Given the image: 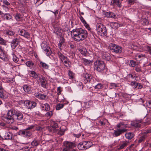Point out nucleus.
<instances>
[{"instance_id":"f257e3e1","label":"nucleus","mask_w":151,"mask_h":151,"mask_svg":"<svg viewBox=\"0 0 151 151\" xmlns=\"http://www.w3.org/2000/svg\"><path fill=\"white\" fill-rule=\"evenodd\" d=\"M71 35H73V38L77 42H80L85 39L88 35L87 31L81 28L76 29L71 32Z\"/></svg>"},{"instance_id":"f03ea898","label":"nucleus","mask_w":151,"mask_h":151,"mask_svg":"<svg viewBox=\"0 0 151 151\" xmlns=\"http://www.w3.org/2000/svg\"><path fill=\"white\" fill-rule=\"evenodd\" d=\"M117 130L115 131L114 132V134L116 137L127 131V129L125 128L126 126L122 123H120L117 124Z\"/></svg>"},{"instance_id":"7ed1b4c3","label":"nucleus","mask_w":151,"mask_h":151,"mask_svg":"<svg viewBox=\"0 0 151 151\" xmlns=\"http://www.w3.org/2000/svg\"><path fill=\"white\" fill-rule=\"evenodd\" d=\"M105 68V65L103 61L98 60L94 63V69L98 71L101 72Z\"/></svg>"},{"instance_id":"20e7f679","label":"nucleus","mask_w":151,"mask_h":151,"mask_svg":"<svg viewBox=\"0 0 151 151\" xmlns=\"http://www.w3.org/2000/svg\"><path fill=\"white\" fill-rule=\"evenodd\" d=\"M96 28L98 32L101 33L102 36H105L107 35L106 27L101 23H97L96 25Z\"/></svg>"},{"instance_id":"39448f33","label":"nucleus","mask_w":151,"mask_h":151,"mask_svg":"<svg viewBox=\"0 0 151 151\" xmlns=\"http://www.w3.org/2000/svg\"><path fill=\"white\" fill-rule=\"evenodd\" d=\"M57 54L61 60L64 63L65 65L67 67H70L71 63L69 59L59 51L58 52Z\"/></svg>"},{"instance_id":"423d86ee","label":"nucleus","mask_w":151,"mask_h":151,"mask_svg":"<svg viewBox=\"0 0 151 151\" xmlns=\"http://www.w3.org/2000/svg\"><path fill=\"white\" fill-rule=\"evenodd\" d=\"M110 49L112 52L116 53H121L122 51V48L121 46L114 44L112 45Z\"/></svg>"},{"instance_id":"0eeeda50","label":"nucleus","mask_w":151,"mask_h":151,"mask_svg":"<svg viewBox=\"0 0 151 151\" xmlns=\"http://www.w3.org/2000/svg\"><path fill=\"white\" fill-rule=\"evenodd\" d=\"M24 103L25 104L27 108L29 109H33L36 107L37 103L34 101H31L29 100L25 101Z\"/></svg>"},{"instance_id":"6e6552de","label":"nucleus","mask_w":151,"mask_h":151,"mask_svg":"<svg viewBox=\"0 0 151 151\" xmlns=\"http://www.w3.org/2000/svg\"><path fill=\"white\" fill-rule=\"evenodd\" d=\"M3 119L4 121L9 124L13 123L14 122V119L13 116L7 115L3 117Z\"/></svg>"},{"instance_id":"1a4fd4ad","label":"nucleus","mask_w":151,"mask_h":151,"mask_svg":"<svg viewBox=\"0 0 151 151\" xmlns=\"http://www.w3.org/2000/svg\"><path fill=\"white\" fill-rule=\"evenodd\" d=\"M83 76L84 78V81L85 83L90 82L92 79V77L90 74L84 73L83 74Z\"/></svg>"},{"instance_id":"9d476101","label":"nucleus","mask_w":151,"mask_h":151,"mask_svg":"<svg viewBox=\"0 0 151 151\" xmlns=\"http://www.w3.org/2000/svg\"><path fill=\"white\" fill-rule=\"evenodd\" d=\"M64 145L65 147L68 149L69 150H70V149H72L76 146V145L74 143L72 142L68 141H66L65 142Z\"/></svg>"},{"instance_id":"9b49d317","label":"nucleus","mask_w":151,"mask_h":151,"mask_svg":"<svg viewBox=\"0 0 151 151\" xmlns=\"http://www.w3.org/2000/svg\"><path fill=\"white\" fill-rule=\"evenodd\" d=\"M39 80L42 86L44 88H46L47 84V81L45 79V77L41 76V77H40Z\"/></svg>"},{"instance_id":"f8f14e48","label":"nucleus","mask_w":151,"mask_h":151,"mask_svg":"<svg viewBox=\"0 0 151 151\" xmlns=\"http://www.w3.org/2000/svg\"><path fill=\"white\" fill-rule=\"evenodd\" d=\"M19 34L24 37L29 39L30 37V34L28 32H26L24 30H21L19 31Z\"/></svg>"},{"instance_id":"ddd939ff","label":"nucleus","mask_w":151,"mask_h":151,"mask_svg":"<svg viewBox=\"0 0 151 151\" xmlns=\"http://www.w3.org/2000/svg\"><path fill=\"white\" fill-rule=\"evenodd\" d=\"M121 1L120 0H111V4L113 6H117L119 7L122 6Z\"/></svg>"},{"instance_id":"4468645a","label":"nucleus","mask_w":151,"mask_h":151,"mask_svg":"<svg viewBox=\"0 0 151 151\" xmlns=\"http://www.w3.org/2000/svg\"><path fill=\"white\" fill-rule=\"evenodd\" d=\"M102 57L105 60H109L111 58V56L109 53L103 52L102 53Z\"/></svg>"},{"instance_id":"2eb2a0df","label":"nucleus","mask_w":151,"mask_h":151,"mask_svg":"<svg viewBox=\"0 0 151 151\" xmlns=\"http://www.w3.org/2000/svg\"><path fill=\"white\" fill-rule=\"evenodd\" d=\"M5 58L6 55L4 49L3 47L0 46V58L2 60H4Z\"/></svg>"},{"instance_id":"dca6fc26","label":"nucleus","mask_w":151,"mask_h":151,"mask_svg":"<svg viewBox=\"0 0 151 151\" xmlns=\"http://www.w3.org/2000/svg\"><path fill=\"white\" fill-rule=\"evenodd\" d=\"M135 59L137 61H140L143 59L144 58H146V56L145 54H137L135 55Z\"/></svg>"},{"instance_id":"f3484780","label":"nucleus","mask_w":151,"mask_h":151,"mask_svg":"<svg viewBox=\"0 0 151 151\" xmlns=\"http://www.w3.org/2000/svg\"><path fill=\"white\" fill-rule=\"evenodd\" d=\"M41 108L42 110H45L46 111H48L50 110V107L49 105L47 104H41Z\"/></svg>"},{"instance_id":"a211bd4d","label":"nucleus","mask_w":151,"mask_h":151,"mask_svg":"<svg viewBox=\"0 0 151 151\" xmlns=\"http://www.w3.org/2000/svg\"><path fill=\"white\" fill-rule=\"evenodd\" d=\"M140 122L139 121H134L131 123V125L132 126L137 128L140 127Z\"/></svg>"},{"instance_id":"6ab92c4d","label":"nucleus","mask_w":151,"mask_h":151,"mask_svg":"<svg viewBox=\"0 0 151 151\" xmlns=\"http://www.w3.org/2000/svg\"><path fill=\"white\" fill-rule=\"evenodd\" d=\"M35 96L36 97L41 99H45L46 97V95L39 93H35Z\"/></svg>"},{"instance_id":"aec40b11","label":"nucleus","mask_w":151,"mask_h":151,"mask_svg":"<svg viewBox=\"0 0 151 151\" xmlns=\"http://www.w3.org/2000/svg\"><path fill=\"white\" fill-rule=\"evenodd\" d=\"M52 128L53 130L56 132L57 131V129H56L58 127V125L57 123L55 121H52L51 123L50 126Z\"/></svg>"},{"instance_id":"412c9836","label":"nucleus","mask_w":151,"mask_h":151,"mask_svg":"<svg viewBox=\"0 0 151 151\" xmlns=\"http://www.w3.org/2000/svg\"><path fill=\"white\" fill-rule=\"evenodd\" d=\"M15 115L17 117V120H21L23 118V114L19 111H17L15 114Z\"/></svg>"},{"instance_id":"4be33fe9","label":"nucleus","mask_w":151,"mask_h":151,"mask_svg":"<svg viewBox=\"0 0 151 151\" xmlns=\"http://www.w3.org/2000/svg\"><path fill=\"white\" fill-rule=\"evenodd\" d=\"M18 39L17 38L14 39L11 42V46L13 49H15L17 45Z\"/></svg>"},{"instance_id":"5701e85b","label":"nucleus","mask_w":151,"mask_h":151,"mask_svg":"<svg viewBox=\"0 0 151 151\" xmlns=\"http://www.w3.org/2000/svg\"><path fill=\"white\" fill-rule=\"evenodd\" d=\"M17 111L15 109H12L8 111L7 113V115L13 116L15 114V115Z\"/></svg>"},{"instance_id":"b1692460","label":"nucleus","mask_w":151,"mask_h":151,"mask_svg":"<svg viewBox=\"0 0 151 151\" xmlns=\"http://www.w3.org/2000/svg\"><path fill=\"white\" fill-rule=\"evenodd\" d=\"M4 138L5 139H12V134L10 132H7L5 134Z\"/></svg>"},{"instance_id":"393cba45","label":"nucleus","mask_w":151,"mask_h":151,"mask_svg":"<svg viewBox=\"0 0 151 151\" xmlns=\"http://www.w3.org/2000/svg\"><path fill=\"white\" fill-rule=\"evenodd\" d=\"M134 134L132 132H128L125 134V136L127 139H130L134 137Z\"/></svg>"},{"instance_id":"a878e982","label":"nucleus","mask_w":151,"mask_h":151,"mask_svg":"<svg viewBox=\"0 0 151 151\" xmlns=\"http://www.w3.org/2000/svg\"><path fill=\"white\" fill-rule=\"evenodd\" d=\"M127 143L126 142H123L122 143L119 145V148H118V150H120L124 148L127 145Z\"/></svg>"},{"instance_id":"bb28decb","label":"nucleus","mask_w":151,"mask_h":151,"mask_svg":"<svg viewBox=\"0 0 151 151\" xmlns=\"http://www.w3.org/2000/svg\"><path fill=\"white\" fill-rule=\"evenodd\" d=\"M2 7L1 11L3 13V14H6V12L9 11V9L7 7L5 6L4 5H2Z\"/></svg>"},{"instance_id":"cd10ccee","label":"nucleus","mask_w":151,"mask_h":151,"mask_svg":"<svg viewBox=\"0 0 151 151\" xmlns=\"http://www.w3.org/2000/svg\"><path fill=\"white\" fill-rule=\"evenodd\" d=\"M83 142H81L79 143L78 145V147L80 150H86L85 146V145H83Z\"/></svg>"},{"instance_id":"c85d7f7f","label":"nucleus","mask_w":151,"mask_h":151,"mask_svg":"<svg viewBox=\"0 0 151 151\" xmlns=\"http://www.w3.org/2000/svg\"><path fill=\"white\" fill-rule=\"evenodd\" d=\"M43 50L45 51V52H46V55L47 56H49L50 55H51V51L49 47H47L46 49L43 48Z\"/></svg>"},{"instance_id":"c756f323","label":"nucleus","mask_w":151,"mask_h":151,"mask_svg":"<svg viewBox=\"0 0 151 151\" xmlns=\"http://www.w3.org/2000/svg\"><path fill=\"white\" fill-rule=\"evenodd\" d=\"M24 91L27 93H29L30 92V88L27 85H24L23 86Z\"/></svg>"},{"instance_id":"7c9ffc66","label":"nucleus","mask_w":151,"mask_h":151,"mask_svg":"<svg viewBox=\"0 0 151 151\" xmlns=\"http://www.w3.org/2000/svg\"><path fill=\"white\" fill-rule=\"evenodd\" d=\"M111 26L113 29H116L119 26V25L117 23L114 22L111 24Z\"/></svg>"},{"instance_id":"2f4dec72","label":"nucleus","mask_w":151,"mask_h":151,"mask_svg":"<svg viewBox=\"0 0 151 151\" xmlns=\"http://www.w3.org/2000/svg\"><path fill=\"white\" fill-rule=\"evenodd\" d=\"M110 86L111 87V88L115 89L116 87H119V83H110Z\"/></svg>"},{"instance_id":"473e14b6","label":"nucleus","mask_w":151,"mask_h":151,"mask_svg":"<svg viewBox=\"0 0 151 151\" xmlns=\"http://www.w3.org/2000/svg\"><path fill=\"white\" fill-rule=\"evenodd\" d=\"M54 32L57 35H60L61 32V30L58 27H55L54 28Z\"/></svg>"},{"instance_id":"72a5a7b5","label":"nucleus","mask_w":151,"mask_h":151,"mask_svg":"<svg viewBox=\"0 0 151 151\" xmlns=\"http://www.w3.org/2000/svg\"><path fill=\"white\" fill-rule=\"evenodd\" d=\"M30 75L32 77L35 78H36L38 77V75L34 71H31L30 73Z\"/></svg>"},{"instance_id":"f704fd0d","label":"nucleus","mask_w":151,"mask_h":151,"mask_svg":"<svg viewBox=\"0 0 151 151\" xmlns=\"http://www.w3.org/2000/svg\"><path fill=\"white\" fill-rule=\"evenodd\" d=\"M147 137V136L146 134H145L142 136H141L138 140V143H140L143 141Z\"/></svg>"},{"instance_id":"c9c22d12","label":"nucleus","mask_w":151,"mask_h":151,"mask_svg":"<svg viewBox=\"0 0 151 151\" xmlns=\"http://www.w3.org/2000/svg\"><path fill=\"white\" fill-rule=\"evenodd\" d=\"M40 66H42L44 69H48L49 67L48 65L42 62H40Z\"/></svg>"},{"instance_id":"e433bc0d","label":"nucleus","mask_w":151,"mask_h":151,"mask_svg":"<svg viewBox=\"0 0 151 151\" xmlns=\"http://www.w3.org/2000/svg\"><path fill=\"white\" fill-rule=\"evenodd\" d=\"M82 60L83 63L86 65H88L91 62V60L85 58H82Z\"/></svg>"},{"instance_id":"4c0bfd02","label":"nucleus","mask_w":151,"mask_h":151,"mask_svg":"<svg viewBox=\"0 0 151 151\" xmlns=\"http://www.w3.org/2000/svg\"><path fill=\"white\" fill-rule=\"evenodd\" d=\"M84 142L86 143V144L85 145V146L86 149H87L88 148H89L91 146V142L87 141H84Z\"/></svg>"},{"instance_id":"58836bf2","label":"nucleus","mask_w":151,"mask_h":151,"mask_svg":"<svg viewBox=\"0 0 151 151\" xmlns=\"http://www.w3.org/2000/svg\"><path fill=\"white\" fill-rule=\"evenodd\" d=\"M96 89H102L103 88V86L101 83H99L94 87Z\"/></svg>"},{"instance_id":"ea45409f","label":"nucleus","mask_w":151,"mask_h":151,"mask_svg":"<svg viewBox=\"0 0 151 151\" xmlns=\"http://www.w3.org/2000/svg\"><path fill=\"white\" fill-rule=\"evenodd\" d=\"M39 143V141L38 140H34L31 143V145L34 146H37Z\"/></svg>"},{"instance_id":"a19ab883","label":"nucleus","mask_w":151,"mask_h":151,"mask_svg":"<svg viewBox=\"0 0 151 151\" xmlns=\"http://www.w3.org/2000/svg\"><path fill=\"white\" fill-rule=\"evenodd\" d=\"M3 15L6 16L5 19L7 20L11 19L12 18V15L6 13V14H4Z\"/></svg>"},{"instance_id":"79ce46f5","label":"nucleus","mask_w":151,"mask_h":151,"mask_svg":"<svg viewBox=\"0 0 151 151\" xmlns=\"http://www.w3.org/2000/svg\"><path fill=\"white\" fill-rule=\"evenodd\" d=\"M26 64L28 67H32L34 64L32 61H27L26 63Z\"/></svg>"},{"instance_id":"37998d69","label":"nucleus","mask_w":151,"mask_h":151,"mask_svg":"<svg viewBox=\"0 0 151 151\" xmlns=\"http://www.w3.org/2000/svg\"><path fill=\"white\" fill-rule=\"evenodd\" d=\"M32 133L31 132L29 131H27V130H26L24 137H30Z\"/></svg>"},{"instance_id":"c03bdc74","label":"nucleus","mask_w":151,"mask_h":151,"mask_svg":"<svg viewBox=\"0 0 151 151\" xmlns=\"http://www.w3.org/2000/svg\"><path fill=\"white\" fill-rule=\"evenodd\" d=\"M64 106V104H59L56 106V109L57 110H59L62 108Z\"/></svg>"},{"instance_id":"a18cd8bd","label":"nucleus","mask_w":151,"mask_h":151,"mask_svg":"<svg viewBox=\"0 0 151 151\" xmlns=\"http://www.w3.org/2000/svg\"><path fill=\"white\" fill-rule=\"evenodd\" d=\"M6 41L1 37H0V44L6 45Z\"/></svg>"},{"instance_id":"49530a36","label":"nucleus","mask_w":151,"mask_h":151,"mask_svg":"<svg viewBox=\"0 0 151 151\" xmlns=\"http://www.w3.org/2000/svg\"><path fill=\"white\" fill-rule=\"evenodd\" d=\"M25 130H20L19 132H18V134L19 135H22V136L24 137V135L25 134Z\"/></svg>"},{"instance_id":"de8ad7c7","label":"nucleus","mask_w":151,"mask_h":151,"mask_svg":"<svg viewBox=\"0 0 151 151\" xmlns=\"http://www.w3.org/2000/svg\"><path fill=\"white\" fill-rule=\"evenodd\" d=\"M13 60L14 61L15 63L17 62L18 61V58L14 54H13Z\"/></svg>"},{"instance_id":"09e8293b","label":"nucleus","mask_w":151,"mask_h":151,"mask_svg":"<svg viewBox=\"0 0 151 151\" xmlns=\"http://www.w3.org/2000/svg\"><path fill=\"white\" fill-rule=\"evenodd\" d=\"M15 17L16 19L17 20H19L21 18V15L18 14H17L15 16Z\"/></svg>"},{"instance_id":"8fccbe9b","label":"nucleus","mask_w":151,"mask_h":151,"mask_svg":"<svg viewBox=\"0 0 151 151\" xmlns=\"http://www.w3.org/2000/svg\"><path fill=\"white\" fill-rule=\"evenodd\" d=\"M131 85L134 86V88L137 87V86L139 85V83L134 82H132L131 83Z\"/></svg>"},{"instance_id":"3c124183","label":"nucleus","mask_w":151,"mask_h":151,"mask_svg":"<svg viewBox=\"0 0 151 151\" xmlns=\"http://www.w3.org/2000/svg\"><path fill=\"white\" fill-rule=\"evenodd\" d=\"M5 97L4 93L3 91V90L0 91V97L2 99H4Z\"/></svg>"},{"instance_id":"603ef678","label":"nucleus","mask_w":151,"mask_h":151,"mask_svg":"<svg viewBox=\"0 0 151 151\" xmlns=\"http://www.w3.org/2000/svg\"><path fill=\"white\" fill-rule=\"evenodd\" d=\"M130 66L134 67L136 65V62L134 60H131L130 63Z\"/></svg>"},{"instance_id":"864d4df0","label":"nucleus","mask_w":151,"mask_h":151,"mask_svg":"<svg viewBox=\"0 0 151 151\" xmlns=\"http://www.w3.org/2000/svg\"><path fill=\"white\" fill-rule=\"evenodd\" d=\"M80 51L82 54L83 55H86V49H80Z\"/></svg>"},{"instance_id":"5fc2aeb1","label":"nucleus","mask_w":151,"mask_h":151,"mask_svg":"<svg viewBox=\"0 0 151 151\" xmlns=\"http://www.w3.org/2000/svg\"><path fill=\"white\" fill-rule=\"evenodd\" d=\"M142 22L144 24V25L147 24L148 23V20L145 18H144L142 19Z\"/></svg>"},{"instance_id":"6e6d98bb","label":"nucleus","mask_w":151,"mask_h":151,"mask_svg":"<svg viewBox=\"0 0 151 151\" xmlns=\"http://www.w3.org/2000/svg\"><path fill=\"white\" fill-rule=\"evenodd\" d=\"M135 70L137 72H140L142 71L140 67H139L138 66H137L135 67Z\"/></svg>"},{"instance_id":"4d7b16f0","label":"nucleus","mask_w":151,"mask_h":151,"mask_svg":"<svg viewBox=\"0 0 151 151\" xmlns=\"http://www.w3.org/2000/svg\"><path fill=\"white\" fill-rule=\"evenodd\" d=\"M43 2V0H36V1H35V4L38 3L39 5L42 4Z\"/></svg>"},{"instance_id":"13d9d810","label":"nucleus","mask_w":151,"mask_h":151,"mask_svg":"<svg viewBox=\"0 0 151 151\" xmlns=\"http://www.w3.org/2000/svg\"><path fill=\"white\" fill-rule=\"evenodd\" d=\"M14 34V32L13 31L10 30L6 32L7 34L11 36L13 35Z\"/></svg>"},{"instance_id":"bf43d9fd","label":"nucleus","mask_w":151,"mask_h":151,"mask_svg":"<svg viewBox=\"0 0 151 151\" xmlns=\"http://www.w3.org/2000/svg\"><path fill=\"white\" fill-rule=\"evenodd\" d=\"M68 74L70 78L71 79H73V74L72 72L69 71L68 73Z\"/></svg>"},{"instance_id":"052dcab7","label":"nucleus","mask_w":151,"mask_h":151,"mask_svg":"<svg viewBox=\"0 0 151 151\" xmlns=\"http://www.w3.org/2000/svg\"><path fill=\"white\" fill-rule=\"evenodd\" d=\"M64 42V40H61L60 41V42L59 43L58 45L59 46V47L60 49L61 50V46L62 45V44Z\"/></svg>"},{"instance_id":"680f3d73","label":"nucleus","mask_w":151,"mask_h":151,"mask_svg":"<svg viewBox=\"0 0 151 151\" xmlns=\"http://www.w3.org/2000/svg\"><path fill=\"white\" fill-rule=\"evenodd\" d=\"M147 51L149 53H151V47L149 46H147L146 47Z\"/></svg>"},{"instance_id":"e2e57ef3","label":"nucleus","mask_w":151,"mask_h":151,"mask_svg":"<svg viewBox=\"0 0 151 151\" xmlns=\"http://www.w3.org/2000/svg\"><path fill=\"white\" fill-rule=\"evenodd\" d=\"M80 19L81 21V22L83 23V24L85 23L86 24V21L85 20V19L83 18V17L81 16L80 17Z\"/></svg>"},{"instance_id":"0e129e2a","label":"nucleus","mask_w":151,"mask_h":151,"mask_svg":"<svg viewBox=\"0 0 151 151\" xmlns=\"http://www.w3.org/2000/svg\"><path fill=\"white\" fill-rule=\"evenodd\" d=\"M52 114V111H50L47 112L46 114V116H51Z\"/></svg>"},{"instance_id":"69168bd1","label":"nucleus","mask_w":151,"mask_h":151,"mask_svg":"<svg viewBox=\"0 0 151 151\" xmlns=\"http://www.w3.org/2000/svg\"><path fill=\"white\" fill-rule=\"evenodd\" d=\"M47 47H49L45 43L42 45V49L43 50V48L45 49H46Z\"/></svg>"},{"instance_id":"338daca9","label":"nucleus","mask_w":151,"mask_h":151,"mask_svg":"<svg viewBox=\"0 0 151 151\" xmlns=\"http://www.w3.org/2000/svg\"><path fill=\"white\" fill-rule=\"evenodd\" d=\"M105 16L107 17H110V12H106L104 14Z\"/></svg>"},{"instance_id":"774afa93","label":"nucleus","mask_w":151,"mask_h":151,"mask_svg":"<svg viewBox=\"0 0 151 151\" xmlns=\"http://www.w3.org/2000/svg\"><path fill=\"white\" fill-rule=\"evenodd\" d=\"M147 106L149 108H151V101H148L146 103Z\"/></svg>"}]
</instances>
